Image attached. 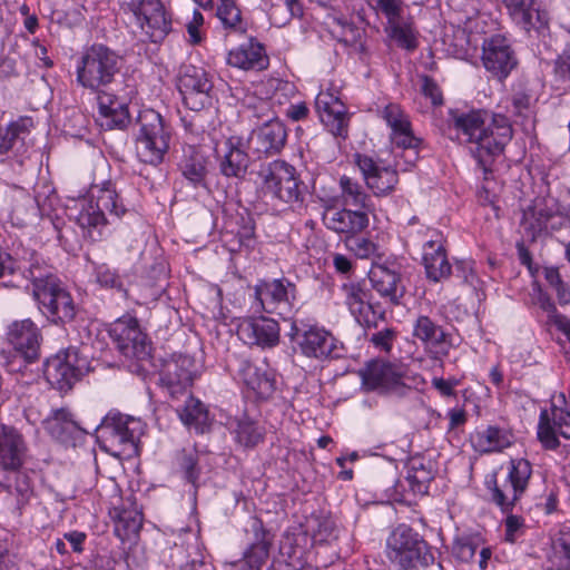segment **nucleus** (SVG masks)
Instances as JSON below:
<instances>
[{"mask_svg": "<svg viewBox=\"0 0 570 570\" xmlns=\"http://www.w3.org/2000/svg\"><path fill=\"white\" fill-rule=\"evenodd\" d=\"M451 126L459 139L473 145L471 153L485 173L492 158L503 151L513 134L507 116L487 110L451 111Z\"/></svg>", "mask_w": 570, "mask_h": 570, "instance_id": "nucleus-1", "label": "nucleus"}, {"mask_svg": "<svg viewBox=\"0 0 570 570\" xmlns=\"http://www.w3.org/2000/svg\"><path fill=\"white\" fill-rule=\"evenodd\" d=\"M24 269L28 271L26 277L31 281L32 296L42 315L55 324L73 320L76 307L70 293L40 255L31 253L29 266H24Z\"/></svg>", "mask_w": 570, "mask_h": 570, "instance_id": "nucleus-2", "label": "nucleus"}, {"mask_svg": "<svg viewBox=\"0 0 570 570\" xmlns=\"http://www.w3.org/2000/svg\"><path fill=\"white\" fill-rule=\"evenodd\" d=\"M90 199H81L80 208L75 217L82 235L92 242L100 240L107 226L105 212L120 218L126 212L116 184L111 180L95 184L90 187Z\"/></svg>", "mask_w": 570, "mask_h": 570, "instance_id": "nucleus-3", "label": "nucleus"}, {"mask_svg": "<svg viewBox=\"0 0 570 570\" xmlns=\"http://www.w3.org/2000/svg\"><path fill=\"white\" fill-rule=\"evenodd\" d=\"M119 57L104 45L87 48L76 66V80L83 89L95 95L118 86Z\"/></svg>", "mask_w": 570, "mask_h": 570, "instance_id": "nucleus-4", "label": "nucleus"}, {"mask_svg": "<svg viewBox=\"0 0 570 570\" xmlns=\"http://www.w3.org/2000/svg\"><path fill=\"white\" fill-rule=\"evenodd\" d=\"M386 557L402 570H443L428 542L412 528L400 524L386 540Z\"/></svg>", "mask_w": 570, "mask_h": 570, "instance_id": "nucleus-5", "label": "nucleus"}, {"mask_svg": "<svg viewBox=\"0 0 570 570\" xmlns=\"http://www.w3.org/2000/svg\"><path fill=\"white\" fill-rule=\"evenodd\" d=\"M104 449L118 459L138 455V442L144 433L139 419L120 413H108L99 425Z\"/></svg>", "mask_w": 570, "mask_h": 570, "instance_id": "nucleus-6", "label": "nucleus"}, {"mask_svg": "<svg viewBox=\"0 0 570 570\" xmlns=\"http://www.w3.org/2000/svg\"><path fill=\"white\" fill-rule=\"evenodd\" d=\"M137 124L139 126L136 135L138 158L145 164H160L169 149V128L165 125L160 114L154 109L140 110Z\"/></svg>", "mask_w": 570, "mask_h": 570, "instance_id": "nucleus-7", "label": "nucleus"}, {"mask_svg": "<svg viewBox=\"0 0 570 570\" xmlns=\"http://www.w3.org/2000/svg\"><path fill=\"white\" fill-rule=\"evenodd\" d=\"M362 387L381 395L405 396L412 389L407 368L401 363L372 360L360 370Z\"/></svg>", "mask_w": 570, "mask_h": 570, "instance_id": "nucleus-8", "label": "nucleus"}, {"mask_svg": "<svg viewBox=\"0 0 570 570\" xmlns=\"http://www.w3.org/2000/svg\"><path fill=\"white\" fill-rule=\"evenodd\" d=\"M531 475L532 464L530 461L524 458H515L509 461L504 479L493 480V487H489L491 498L503 513L512 511L525 493Z\"/></svg>", "mask_w": 570, "mask_h": 570, "instance_id": "nucleus-9", "label": "nucleus"}, {"mask_svg": "<svg viewBox=\"0 0 570 570\" xmlns=\"http://www.w3.org/2000/svg\"><path fill=\"white\" fill-rule=\"evenodd\" d=\"M258 176L266 195L291 206L302 203L299 181L292 165L284 160H274L262 166Z\"/></svg>", "mask_w": 570, "mask_h": 570, "instance_id": "nucleus-10", "label": "nucleus"}, {"mask_svg": "<svg viewBox=\"0 0 570 570\" xmlns=\"http://www.w3.org/2000/svg\"><path fill=\"white\" fill-rule=\"evenodd\" d=\"M109 335L125 357L149 362L151 343L135 316L125 314L117 318L110 325Z\"/></svg>", "mask_w": 570, "mask_h": 570, "instance_id": "nucleus-11", "label": "nucleus"}, {"mask_svg": "<svg viewBox=\"0 0 570 570\" xmlns=\"http://www.w3.org/2000/svg\"><path fill=\"white\" fill-rule=\"evenodd\" d=\"M87 372L89 361L75 347L60 351L48 358L43 371L47 382L61 392L69 391Z\"/></svg>", "mask_w": 570, "mask_h": 570, "instance_id": "nucleus-12", "label": "nucleus"}, {"mask_svg": "<svg viewBox=\"0 0 570 570\" xmlns=\"http://www.w3.org/2000/svg\"><path fill=\"white\" fill-rule=\"evenodd\" d=\"M256 308L283 318L292 315L296 301V286L286 278L261 281L254 287Z\"/></svg>", "mask_w": 570, "mask_h": 570, "instance_id": "nucleus-13", "label": "nucleus"}, {"mask_svg": "<svg viewBox=\"0 0 570 570\" xmlns=\"http://www.w3.org/2000/svg\"><path fill=\"white\" fill-rule=\"evenodd\" d=\"M128 9L151 42H161L171 31V17L160 0H131Z\"/></svg>", "mask_w": 570, "mask_h": 570, "instance_id": "nucleus-14", "label": "nucleus"}, {"mask_svg": "<svg viewBox=\"0 0 570 570\" xmlns=\"http://www.w3.org/2000/svg\"><path fill=\"white\" fill-rule=\"evenodd\" d=\"M412 335L420 341L430 358L441 365L454 347L452 333L428 315H417L413 321Z\"/></svg>", "mask_w": 570, "mask_h": 570, "instance_id": "nucleus-15", "label": "nucleus"}, {"mask_svg": "<svg viewBox=\"0 0 570 570\" xmlns=\"http://www.w3.org/2000/svg\"><path fill=\"white\" fill-rule=\"evenodd\" d=\"M481 60L485 70L499 80L505 79L518 66L511 41L502 35H493L483 40Z\"/></svg>", "mask_w": 570, "mask_h": 570, "instance_id": "nucleus-16", "label": "nucleus"}, {"mask_svg": "<svg viewBox=\"0 0 570 570\" xmlns=\"http://www.w3.org/2000/svg\"><path fill=\"white\" fill-rule=\"evenodd\" d=\"M213 81L204 68L185 67L178 82L184 105L190 110H202L212 105Z\"/></svg>", "mask_w": 570, "mask_h": 570, "instance_id": "nucleus-17", "label": "nucleus"}, {"mask_svg": "<svg viewBox=\"0 0 570 570\" xmlns=\"http://www.w3.org/2000/svg\"><path fill=\"white\" fill-rule=\"evenodd\" d=\"M195 374V361L190 356L174 355L163 363L159 382L170 397L177 399L188 392Z\"/></svg>", "mask_w": 570, "mask_h": 570, "instance_id": "nucleus-18", "label": "nucleus"}, {"mask_svg": "<svg viewBox=\"0 0 570 570\" xmlns=\"http://www.w3.org/2000/svg\"><path fill=\"white\" fill-rule=\"evenodd\" d=\"M559 435L570 439V412L551 404L540 411L537 438L543 449L553 451L560 446Z\"/></svg>", "mask_w": 570, "mask_h": 570, "instance_id": "nucleus-19", "label": "nucleus"}, {"mask_svg": "<svg viewBox=\"0 0 570 570\" xmlns=\"http://www.w3.org/2000/svg\"><path fill=\"white\" fill-rule=\"evenodd\" d=\"M333 198L324 200L322 222L324 226L346 238L355 236L366 229L370 225V218L366 212L351 209L346 206L342 208L335 207Z\"/></svg>", "mask_w": 570, "mask_h": 570, "instance_id": "nucleus-20", "label": "nucleus"}, {"mask_svg": "<svg viewBox=\"0 0 570 570\" xmlns=\"http://www.w3.org/2000/svg\"><path fill=\"white\" fill-rule=\"evenodd\" d=\"M299 352L309 358L325 360L334 355L336 340L331 332L317 325H292Z\"/></svg>", "mask_w": 570, "mask_h": 570, "instance_id": "nucleus-21", "label": "nucleus"}, {"mask_svg": "<svg viewBox=\"0 0 570 570\" xmlns=\"http://www.w3.org/2000/svg\"><path fill=\"white\" fill-rule=\"evenodd\" d=\"M28 120L20 119L0 129V157L1 161H11L12 169L20 171L29 159Z\"/></svg>", "mask_w": 570, "mask_h": 570, "instance_id": "nucleus-22", "label": "nucleus"}, {"mask_svg": "<svg viewBox=\"0 0 570 570\" xmlns=\"http://www.w3.org/2000/svg\"><path fill=\"white\" fill-rule=\"evenodd\" d=\"M98 107L97 122L105 130L124 129L130 122L126 98L117 88L95 94Z\"/></svg>", "mask_w": 570, "mask_h": 570, "instance_id": "nucleus-23", "label": "nucleus"}, {"mask_svg": "<svg viewBox=\"0 0 570 570\" xmlns=\"http://www.w3.org/2000/svg\"><path fill=\"white\" fill-rule=\"evenodd\" d=\"M355 163L363 175L366 186L375 196H386L394 190L399 183V175L392 166L360 154L355 156Z\"/></svg>", "mask_w": 570, "mask_h": 570, "instance_id": "nucleus-24", "label": "nucleus"}, {"mask_svg": "<svg viewBox=\"0 0 570 570\" xmlns=\"http://www.w3.org/2000/svg\"><path fill=\"white\" fill-rule=\"evenodd\" d=\"M318 117L335 137L346 138L348 117L345 105L332 91H321L315 99Z\"/></svg>", "mask_w": 570, "mask_h": 570, "instance_id": "nucleus-25", "label": "nucleus"}, {"mask_svg": "<svg viewBox=\"0 0 570 570\" xmlns=\"http://www.w3.org/2000/svg\"><path fill=\"white\" fill-rule=\"evenodd\" d=\"M6 337L27 362L38 358L41 333L30 318L12 322L7 328Z\"/></svg>", "mask_w": 570, "mask_h": 570, "instance_id": "nucleus-26", "label": "nucleus"}, {"mask_svg": "<svg viewBox=\"0 0 570 570\" xmlns=\"http://www.w3.org/2000/svg\"><path fill=\"white\" fill-rule=\"evenodd\" d=\"M239 338L262 348H271L279 343V325L269 317L245 318L237 328Z\"/></svg>", "mask_w": 570, "mask_h": 570, "instance_id": "nucleus-27", "label": "nucleus"}, {"mask_svg": "<svg viewBox=\"0 0 570 570\" xmlns=\"http://www.w3.org/2000/svg\"><path fill=\"white\" fill-rule=\"evenodd\" d=\"M250 529L253 540L243 553V559L236 564L239 570H261L269 557L274 535L267 530L262 520L254 519Z\"/></svg>", "mask_w": 570, "mask_h": 570, "instance_id": "nucleus-28", "label": "nucleus"}, {"mask_svg": "<svg viewBox=\"0 0 570 570\" xmlns=\"http://www.w3.org/2000/svg\"><path fill=\"white\" fill-rule=\"evenodd\" d=\"M344 304L362 326H372L376 322V312L372 304V294L364 283L343 284Z\"/></svg>", "mask_w": 570, "mask_h": 570, "instance_id": "nucleus-29", "label": "nucleus"}, {"mask_svg": "<svg viewBox=\"0 0 570 570\" xmlns=\"http://www.w3.org/2000/svg\"><path fill=\"white\" fill-rule=\"evenodd\" d=\"M216 156L223 176L242 178L247 173L249 156L240 138L226 139L220 148H216Z\"/></svg>", "mask_w": 570, "mask_h": 570, "instance_id": "nucleus-30", "label": "nucleus"}, {"mask_svg": "<svg viewBox=\"0 0 570 570\" xmlns=\"http://www.w3.org/2000/svg\"><path fill=\"white\" fill-rule=\"evenodd\" d=\"M27 445L22 434L13 426L0 424V468L18 471L24 463Z\"/></svg>", "mask_w": 570, "mask_h": 570, "instance_id": "nucleus-31", "label": "nucleus"}, {"mask_svg": "<svg viewBox=\"0 0 570 570\" xmlns=\"http://www.w3.org/2000/svg\"><path fill=\"white\" fill-rule=\"evenodd\" d=\"M511 19L523 30L541 29L548 24V13L535 0H503Z\"/></svg>", "mask_w": 570, "mask_h": 570, "instance_id": "nucleus-32", "label": "nucleus"}, {"mask_svg": "<svg viewBox=\"0 0 570 570\" xmlns=\"http://www.w3.org/2000/svg\"><path fill=\"white\" fill-rule=\"evenodd\" d=\"M368 278L372 288L385 301L393 305L400 304L405 288L402 285L401 275L384 265H373Z\"/></svg>", "mask_w": 570, "mask_h": 570, "instance_id": "nucleus-33", "label": "nucleus"}, {"mask_svg": "<svg viewBox=\"0 0 570 570\" xmlns=\"http://www.w3.org/2000/svg\"><path fill=\"white\" fill-rule=\"evenodd\" d=\"M115 523V534L124 542L132 540L142 525V513L130 499L122 500L110 511Z\"/></svg>", "mask_w": 570, "mask_h": 570, "instance_id": "nucleus-34", "label": "nucleus"}, {"mask_svg": "<svg viewBox=\"0 0 570 570\" xmlns=\"http://www.w3.org/2000/svg\"><path fill=\"white\" fill-rule=\"evenodd\" d=\"M287 132L279 120H269L258 129L254 130L250 144L258 155H276L286 142Z\"/></svg>", "mask_w": 570, "mask_h": 570, "instance_id": "nucleus-35", "label": "nucleus"}, {"mask_svg": "<svg viewBox=\"0 0 570 570\" xmlns=\"http://www.w3.org/2000/svg\"><path fill=\"white\" fill-rule=\"evenodd\" d=\"M239 379L257 399H269L276 389V382L272 374L257 367L252 362L243 360L237 370Z\"/></svg>", "mask_w": 570, "mask_h": 570, "instance_id": "nucleus-36", "label": "nucleus"}, {"mask_svg": "<svg viewBox=\"0 0 570 570\" xmlns=\"http://www.w3.org/2000/svg\"><path fill=\"white\" fill-rule=\"evenodd\" d=\"M45 430L56 440L68 443L75 440L81 429L67 407L55 409L42 420Z\"/></svg>", "mask_w": 570, "mask_h": 570, "instance_id": "nucleus-37", "label": "nucleus"}, {"mask_svg": "<svg viewBox=\"0 0 570 570\" xmlns=\"http://www.w3.org/2000/svg\"><path fill=\"white\" fill-rule=\"evenodd\" d=\"M227 63L244 70H263L268 66V58L264 47L250 39L248 42L242 43L228 52Z\"/></svg>", "mask_w": 570, "mask_h": 570, "instance_id": "nucleus-38", "label": "nucleus"}, {"mask_svg": "<svg viewBox=\"0 0 570 570\" xmlns=\"http://www.w3.org/2000/svg\"><path fill=\"white\" fill-rule=\"evenodd\" d=\"M382 118L391 128V142L394 146H411L414 135L409 116L396 104H389L382 111Z\"/></svg>", "mask_w": 570, "mask_h": 570, "instance_id": "nucleus-39", "label": "nucleus"}, {"mask_svg": "<svg viewBox=\"0 0 570 570\" xmlns=\"http://www.w3.org/2000/svg\"><path fill=\"white\" fill-rule=\"evenodd\" d=\"M178 416L184 425L204 433L210 425L207 406L198 399L189 395L181 407L177 409Z\"/></svg>", "mask_w": 570, "mask_h": 570, "instance_id": "nucleus-40", "label": "nucleus"}, {"mask_svg": "<svg viewBox=\"0 0 570 570\" xmlns=\"http://www.w3.org/2000/svg\"><path fill=\"white\" fill-rule=\"evenodd\" d=\"M472 443L481 453L500 452L512 444V435L498 426H488L472 435Z\"/></svg>", "mask_w": 570, "mask_h": 570, "instance_id": "nucleus-41", "label": "nucleus"}, {"mask_svg": "<svg viewBox=\"0 0 570 570\" xmlns=\"http://www.w3.org/2000/svg\"><path fill=\"white\" fill-rule=\"evenodd\" d=\"M434 478V468L431 460L421 455L410 458L407 462L406 480L414 493H426L429 483Z\"/></svg>", "mask_w": 570, "mask_h": 570, "instance_id": "nucleus-42", "label": "nucleus"}, {"mask_svg": "<svg viewBox=\"0 0 570 570\" xmlns=\"http://www.w3.org/2000/svg\"><path fill=\"white\" fill-rule=\"evenodd\" d=\"M341 197L344 206L355 207L357 210L373 214L375 208L371 196L364 190L362 185L347 176L340 178Z\"/></svg>", "mask_w": 570, "mask_h": 570, "instance_id": "nucleus-43", "label": "nucleus"}, {"mask_svg": "<svg viewBox=\"0 0 570 570\" xmlns=\"http://www.w3.org/2000/svg\"><path fill=\"white\" fill-rule=\"evenodd\" d=\"M234 440L245 449H253L264 440L265 430L247 415L236 419L232 430Z\"/></svg>", "mask_w": 570, "mask_h": 570, "instance_id": "nucleus-44", "label": "nucleus"}, {"mask_svg": "<svg viewBox=\"0 0 570 570\" xmlns=\"http://www.w3.org/2000/svg\"><path fill=\"white\" fill-rule=\"evenodd\" d=\"M422 262L426 277L432 282H441L452 275V266L449 263L445 248L422 253Z\"/></svg>", "mask_w": 570, "mask_h": 570, "instance_id": "nucleus-45", "label": "nucleus"}, {"mask_svg": "<svg viewBox=\"0 0 570 570\" xmlns=\"http://www.w3.org/2000/svg\"><path fill=\"white\" fill-rule=\"evenodd\" d=\"M305 532L311 535L314 544L328 543L335 538V523L324 514H312L305 525Z\"/></svg>", "mask_w": 570, "mask_h": 570, "instance_id": "nucleus-46", "label": "nucleus"}, {"mask_svg": "<svg viewBox=\"0 0 570 570\" xmlns=\"http://www.w3.org/2000/svg\"><path fill=\"white\" fill-rule=\"evenodd\" d=\"M217 17L225 29L244 35L247 31V23L242 19V12L235 0H218Z\"/></svg>", "mask_w": 570, "mask_h": 570, "instance_id": "nucleus-47", "label": "nucleus"}, {"mask_svg": "<svg viewBox=\"0 0 570 570\" xmlns=\"http://www.w3.org/2000/svg\"><path fill=\"white\" fill-rule=\"evenodd\" d=\"M181 174L195 187L205 186L207 174L205 157L196 150H191L181 163Z\"/></svg>", "mask_w": 570, "mask_h": 570, "instance_id": "nucleus-48", "label": "nucleus"}, {"mask_svg": "<svg viewBox=\"0 0 570 570\" xmlns=\"http://www.w3.org/2000/svg\"><path fill=\"white\" fill-rule=\"evenodd\" d=\"M385 31L389 37L403 49L413 51L417 47L416 37L412 27L403 20H396L387 23Z\"/></svg>", "mask_w": 570, "mask_h": 570, "instance_id": "nucleus-49", "label": "nucleus"}, {"mask_svg": "<svg viewBox=\"0 0 570 570\" xmlns=\"http://www.w3.org/2000/svg\"><path fill=\"white\" fill-rule=\"evenodd\" d=\"M177 465L185 480L197 490V482L200 475L199 455L195 450L184 449L177 454Z\"/></svg>", "mask_w": 570, "mask_h": 570, "instance_id": "nucleus-50", "label": "nucleus"}, {"mask_svg": "<svg viewBox=\"0 0 570 570\" xmlns=\"http://www.w3.org/2000/svg\"><path fill=\"white\" fill-rule=\"evenodd\" d=\"M537 98L528 81H519L512 95V106L519 116H528Z\"/></svg>", "mask_w": 570, "mask_h": 570, "instance_id": "nucleus-51", "label": "nucleus"}, {"mask_svg": "<svg viewBox=\"0 0 570 570\" xmlns=\"http://www.w3.org/2000/svg\"><path fill=\"white\" fill-rule=\"evenodd\" d=\"M302 16L303 7L299 2H291L287 4L286 1H283V3H276L271 8L269 12V19L277 28L285 27L293 18H299Z\"/></svg>", "mask_w": 570, "mask_h": 570, "instance_id": "nucleus-52", "label": "nucleus"}, {"mask_svg": "<svg viewBox=\"0 0 570 570\" xmlns=\"http://www.w3.org/2000/svg\"><path fill=\"white\" fill-rule=\"evenodd\" d=\"M94 277L96 283L104 287L116 289L119 292H125L124 281L118 272L111 268L109 265L102 264H94Z\"/></svg>", "mask_w": 570, "mask_h": 570, "instance_id": "nucleus-53", "label": "nucleus"}, {"mask_svg": "<svg viewBox=\"0 0 570 570\" xmlns=\"http://www.w3.org/2000/svg\"><path fill=\"white\" fill-rule=\"evenodd\" d=\"M411 236L413 237V240L422 244V253L444 247L443 234L435 228L420 226L415 230L411 232Z\"/></svg>", "mask_w": 570, "mask_h": 570, "instance_id": "nucleus-54", "label": "nucleus"}, {"mask_svg": "<svg viewBox=\"0 0 570 570\" xmlns=\"http://www.w3.org/2000/svg\"><path fill=\"white\" fill-rule=\"evenodd\" d=\"M346 247L357 258L371 259L377 256V245L365 237L351 236L346 238Z\"/></svg>", "mask_w": 570, "mask_h": 570, "instance_id": "nucleus-55", "label": "nucleus"}, {"mask_svg": "<svg viewBox=\"0 0 570 570\" xmlns=\"http://www.w3.org/2000/svg\"><path fill=\"white\" fill-rule=\"evenodd\" d=\"M554 209L547 205L543 200L537 199L533 205L524 213L525 218L534 219L533 228L539 230L548 228V222L553 217Z\"/></svg>", "mask_w": 570, "mask_h": 570, "instance_id": "nucleus-56", "label": "nucleus"}, {"mask_svg": "<svg viewBox=\"0 0 570 570\" xmlns=\"http://www.w3.org/2000/svg\"><path fill=\"white\" fill-rule=\"evenodd\" d=\"M452 274L461 279V283L473 288H478L480 281L474 268V262L471 259H459L454 264Z\"/></svg>", "mask_w": 570, "mask_h": 570, "instance_id": "nucleus-57", "label": "nucleus"}, {"mask_svg": "<svg viewBox=\"0 0 570 570\" xmlns=\"http://www.w3.org/2000/svg\"><path fill=\"white\" fill-rule=\"evenodd\" d=\"M504 540L514 543L524 535L527 524L522 517L512 514L510 511L504 519Z\"/></svg>", "mask_w": 570, "mask_h": 570, "instance_id": "nucleus-58", "label": "nucleus"}, {"mask_svg": "<svg viewBox=\"0 0 570 570\" xmlns=\"http://www.w3.org/2000/svg\"><path fill=\"white\" fill-rule=\"evenodd\" d=\"M374 10L383 14L387 23L402 20V16L404 12V1L403 0H376Z\"/></svg>", "mask_w": 570, "mask_h": 570, "instance_id": "nucleus-59", "label": "nucleus"}, {"mask_svg": "<svg viewBox=\"0 0 570 570\" xmlns=\"http://www.w3.org/2000/svg\"><path fill=\"white\" fill-rule=\"evenodd\" d=\"M478 550V543L470 537L456 538L452 546L453 556L462 561L469 562Z\"/></svg>", "mask_w": 570, "mask_h": 570, "instance_id": "nucleus-60", "label": "nucleus"}, {"mask_svg": "<svg viewBox=\"0 0 570 570\" xmlns=\"http://www.w3.org/2000/svg\"><path fill=\"white\" fill-rule=\"evenodd\" d=\"M29 263L30 258H23L17 264L10 254L0 248V278L13 274L17 269L22 271L27 275L28 271L24 269V266H29Z\"/></svg>", "mask_w": 570, "mask_h": 570, "instance_id": "nucleus-61", "label": "nucleus"}, {"mask_svg": "<svg viewBox=\"0 0 570 570\" xmlns=\"http://www.w3.org/2000/svg\"><path fill=\"white\" fill-rule=\"evenodd\" d=\"M421 91L434 106L443 104V96L435 80L429 76L421 77Z\"/></svg>", "mask_w": 570, "mask_h": 570, "instance_id": "nucleus-62", "label": "nucleus"}, {"mask_svg": "<svg viewBox=\"0 0 570 570\" xmlns=\"http://www.w3.org/2000/svg\"><path fill=\"white\" fill-rule=\"evenodd\" d=\"M553 550L562 568L570 569V534L562 535L554 544Z\"/></svg>", "mask_w": 570, "mask_h": 570, "instance_id": "nucleus-63", "label": "nucleus"}, {"mask_svg": "<svg viewBox=\"0 0 570 570\" xmlns=\"http://www.w3.org/2000/svg\"><path fill=\"white\" fill-rule=\"evenodd\" d=\"M554 73L560 79L570 81V46H567L556 59Z\"/></svg>", "mask_w": 570, "mask_h": 570, "instance_id": "nucleus-64", "label": "nucleus"}]
</instances>
